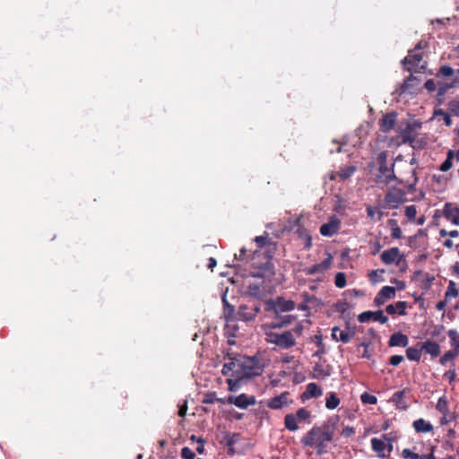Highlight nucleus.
I'll use <instances>...</instances> for the list:
<instances>
[{
  "label": "nucleus",
  "instance_id": "nucleus-56",
  "mask_svg": "<svg viewBox=\"0 0 459 459\" xmlns=\"http://www.w3.org/2000/svg\"><path fill=\"white\" fill-rule=\"evenodd\" d=\"M317 338V346H318V350L314 353V356H316V357H321L323 354L325 353V345L322 342V339L320 336H316Z\"/></svg>",
  "mask_w": 459,
  "mask_h": 459
},
{
  "label": "nucleus",
  "instance_id": "nucleus-11",
  "mask_svg": "<svg viewBox=\"0 0 459 459\" xmlns=\"http://www.w3.org/2000/svg\"><path fill=\"white\" fill-rule=\"evenodd\" d=\"M355 329H351L347 325L346 330H341L340 327L334 326L332 328V338L336 342L348 343L355 335Z\"/></svg>",
  "mask_w": 459,
  "mask_h": 459
},
{
  "label": "nucleus",
  "instance_id": "nucleus-13",
  "mask_svg": "<svg viewBox=\"0 0 459 459\" xmlns=\"http://www.w3.org/2000/svg\"><path fill=\"white\" fill-rule=\"evenodd\" d=\"M228 403L234 404L238 408L247 409L249 405H255L256 400L253 395L247 396L246 394H241L238 396H229Z\"/></svg>",
  "mask_w": 459,
  "mask_h": 459
},
{
  "label": "nucleus",
  "instance_id": "nucleus-60",
  "mask_svg": "<svg viewBox=\"0 0 459 459\" xmlns=\"http://www.w3.org/2000/svg\"><path fill=\"white\" fill-rule=\"evenodd\" d=\"M355 433V429L353 427L347 426L342 429V436L345 437H349L352 436Z\"/></svg>",
  "mask_w": 459,
  "mask_h": 459
},
{
  "label": "nucleus",
  "instance_id": "nucleus-25",
  "mask_svg": "<svg viewBox=\"0 0 459 459\" xmlns=\"http://www.w3.org/2000/svg\"><path fill=\"white\" fill-rule=\"evenodd\" d=\"M323 394L322 388L316 383H309L307 385L305 392L302 394L301 398L307 400L310 398H317Z\"/></svg>",
  "mask_w": 459,
  "mask_h": 459
},
{
  "label": "nucleus",
  "instance_id": "nucleus-54",
  "mask_svg": "<svg viewBox=\"0 0 459 459\" xmlns=\"http://www.w3.org/2000/svg\"><path fill=\"white\" fill-rule=\"evenodd\" d=\"M402 456L405 459H420V455L414 452H412L409 448H405L402 452Z\"/></svg>",
  "mask_w": 459,
  "mask_h": 459
},
{
  "label": "nucleus",
  "instance_id": "nucleus-20",
  "mask_svg": "<svg viewBox=\"0 0 459 459\" xmlns=\"http://www.w3.org/2000/svg\"><path fill=\"white\" fill-rule=\"evenodd\" d=\"M340 229V221L335 217L332 218L327 223H324L320 227V233L325 237H332L338 232Z\"/></svg>",
  "mask_w": 459,
  "mask_h": 459
},
{
  "label": "nucleus",
  "instance_id": "nucleus-7",
  "mask_svg": "<svg viewBox=\"0 0 459 459\" xmlns=\"http://www.w3.org/2000/svg\"><path fill=\"white\" fill-rule=\"evenodd\" d=\"M241 357L242 355H238L233 358H230V360L222 367V375L230 377H242Z\"/></svg>",
  "mask_w": 459,
  "mask_h": 459
},
{
  "label": "nucleus",
  "instance_id": "nucleus-40",
  "mask_svg": "<svg viewBox=\"0 0 459 459\" xmlns=\"http://www.w3.org/2000/svg\"><path fill=\"white\" fill-rule=\"evenodd\" d=\"M421 351L420 348L409 347L406 350V357L409 360L419 361L421 357Z\"/></svg>",
  "mask_w": 459,
  "mask_h": 459
},
{
  "label": "nucleus",
  "instance_id": "nucleus-35",
  "mask_svg": "<svg viewBox=\"0 0 459 459\" xmlns=\"http://www.w3.org/2000/svg\"><path fill=\"white\" fill-rule=\"evenodd\" d=\"M447 335L450 339V345L453 347L454 351L459 355V333L455 329H450L447 332Z\"/></svg>",
  "mask_w": 459,
  "mask_h": 459
},
{
  "label": "nucleus",
  "instance_id": "nucleus-32",
  "mask_svg": "<svg viewBox=\"0 0 459 459\" xmlns=\"http://www.w3.org/2000/svg\"><path fill=\"white\" fill-rule=\"evenodd\" d=\"M238 317L246 322L252 321L254 320V314L251 313L247 305H241L238 311Z\"/></svg>",
  "mask_w": 459,
  "mask_h": 459
},
{
  "label": "nucleus",
  "instance_id": "nucleus-36",
  "mask_svg": "<svg viewBox=\"0 0 459 459\" xmlns=\"http://www.w3.org/2000/svg\"><path fill=\"white\" fill-rule=\"evenodd\" d=\"M340 399L337 397L336 394L331 392L327 394L325 398V407L329 410H333L337 408L340 404Z\"/></svg>",
  "mask_w": 459,
  "mask_h": 459
},
{
  "label": "nucleus",
  "instance_id": "nucleus-59",
  "mask_svg": "<svg viewBox=\"0 0 459 459\" xmlns=\"http://www.w3.org/2000/svg\"><path fill=\"white\" fill-rule=\"evenodd\" d=\"M235 258L239 260V261H244L246 259L248 258V255H247V250L246 247H242L240 250H239V254L238 255H235Z\"/></svg>",
  "mask_w": 459,
  "mask_h": 459
},
{
  "label": "nucleus",
  "instance_id": "nucleus-57",
  "mask_svg": "<svg viewBox=\"0 0 459 459\" xmlns=\"http://www.w3.org/2000/svg\"><path fill=\"white\" fill-rule=\"evenodd\" d=\"M404 358L402 355H393L389 359V363L392 366H398L400 363L403 361Z\"/></svg>",
  "mask_w": 459,
  "mask_h": 459
},
{
  "label": "nucleus",
  "instance_id": "nucleus-29",
  "mask_svg": "<svg viewBox=\"0 0 459 459\" xmlns=\"http://www.w3.org/2000/svg\"><path fill=\"white\" fill-rule=\"evenodd\" d=\"M371 447H372V450L375 451L377 454V456L379 458H385V450L386 449L385 447V443L383 439H378L377 437H373L371 439Z\"/></svg>",
  "mask_w": 459,
  "mask_h": 459
},
{
  "label": "nucleus",
  "instance_id": "nucleus-47",
  "mask_svg": "<svg viewBox=\"0 0 459 459\" xmlns=\"http://www.w3.org/2000/svg\"><path fill=\"white\" fill-rule=\"evenodd\" d=\"M334 284L337 288L342 289L346 286V274L342 272H339L335 274Z\"/></svg>",
  "mask_w": 459,
  "mask_h": 459
},
{
  "label": "nucleus",
  "instance_id": "nucleus-19",
  "mask_svg": "<svg viewBox=\"0 0 459 459\" xmlns=\"http://www.w3.org/2000/svg\"><path fill=\"white\" fill-rule=\"evenodd\" d=\"M333 371L332 366L316 363L313 367L311 377L315 379H325L331 376Z\"/></svg>",
  "mask_w": 459,
  "mask_h": 459
},
{
  "label": "nucleus",
  "instance_id": "nucleus-26",
  "mask_svg": "<svg viewBox=\"0 0 459 459\" xmlns=\"http://www.w3.org/2000/svg\"><path fill=\"white\" fill-rule=\"evenodd\" d=\"M409 343V338L407 335L402 333H395L390 336L388 345L390 347H406Z\"/></svg>",
  "mask_w": 459,
  "mask_h": 459
},
{
  "label": "nucleus",
  "instance_id": "nucleus-63",
  "mask_svg": "<svg viewBox=\"0 0 459 459\" xmlns=\"http://www.w3.org/2000/svg\"><path fill=\"white\" fill-rule=\"evenodd\" d=\"M348 307H349V305L346 301H339L335 305L337 311H339L341 313H344L347 310Z\"/></svg>",
  "mask_w": 459,
  "mask_h": 459
},
{
  "label": "nucleus",
  "instance_id": "nucleus-5",
  "mask_svg": "<svg viewBox=\"0 0 459 459\" xmlns=\"http://www.w3.org/2000/svg\"><path fill=\"white\" fill-rule=\"evenodd\" d=\"M407 192L408 190L405 191L397 187L390 188L385 195V207L391 209L398 208L400 204L406 201Z\"/></svg>",
  "mask_w": 459,
  "mask_h": 459
},
{
  "label": "nucleus",
  "instance_id": "nucleus-50",
  "mask_svg": "<svg viewBox=\"0 0 459 459\" xmlns=\"http://www.w3.org/2000/svg\"><path fill=\"white\" fill-rule=\"evenodd\" d=\"M458 354L452 350L446 351L439 359V363L445 365L447 361L454 359Z\"/></svg>",
  "mask_w": 459,
  "mask_h": 459
},
{
  "label": "nucleus",
  "instance_id": "nucleus-14",
  "mask_svg": "<svg viewBox=\"0 0 459 459\" xmlns=\"http://www.w3.org/2000/svg\"><path fill=\"white\" fill-rule=\"evenodd\" d=\"M358 320L360 323L368 322L369 320L377 321L381 324H386L388 317L384 315L382 310L377 311H364L358 316Z\"/></svg>",
  "mask_w": 459,
  "mask_h": 459
},
{
  "label": "nucleus",
  "instance_id": "nucleus-58",
  "mask_svg": "<svg viewBox=\"0 0 459 459\" xmlns=\"http://www.w3.org/2000/svg\"><path fill=\"white\" fill-rule=\"evenodd\" d=\"M367 215L371 221H377L376 214H377V209L375 207H372L370 205L367 206L366 208Z\"/></svg>",
  "mask_w": 459,
  "mask_h": 459
},
{
  "label": "nucleus",
  "instance_id": "nucleus-48",
  "mask_svg": "<svg viewBox=\"0 0 459 459\" xmlns=\"http://www.w3.org/2000/svg\"><path fill=\"white\" fill-rule=\"evenodd\" d=\"M355 170H356L355 167L349 166V167L342 169L338 172V175H339L341 179H347L350 177H351V175L355 172Z\"/></svg>",
  "mask_w": 459,
  "mask_h": 459
},
{
  "label": "nucleus",
  "instance_id": "nucleus-12",
  "mask_svg": "<svg viewBox=\"0 0 459 459\" xmlns=\"http://www.w3.org/2000/svg\"><path fill=\"white\" fill-rule=\"evenodd\" d=\"M332 263H333V256L331 254H328L327 257L321 263L305 268L304 273L307 275H314L316 273H325L331 267Z\"/></svg>",
  "mask_w": 459,
  "mask_h": 459
},
{
  "label": "nucleus",
  "instance_id": "nucleus-51",
  "mask_svg": "<svg viewBox=\"0 0 459 459\" xmlns=\"http://www.w3.org/2000/svg\"><path fill=\"white\" fill-rule=\"evenodd\" d=\"M297 420L305 421L310 418V412L306 408H300L295 415Z\"/></svg>",
  "mask_w": 459,
  "mask_h": 459
},
{
  "label": "nucleus",
  "instance_id": "nucleus-55",
  "mask_svg": "<svg viewBox=\"0 0 459 459\" xmlns=\"http://www.w3.org/2000/svg\"><path fill=\"white\" fill-rule=\"evenodd\" d=\"M417 210L415 205H409L405 208V216L410 219L413 220L416 217Z\"/></svg>",
  "mask_w": 459,
  "mask_h": 459
},
{
  "label": "nucleus",
  "instance_id": "nucleus-45",
  "mask_svg": "<svg viewBox=\"0 0 459 459\" xmlns=\"http://www.w3.org/2000/svg\"><path fill=\"white\" fill-rule=\"evenodd\" d=\"M360 401L363 404L374 405L377 403V398L376 395L365 392L360 395Z\"/></svg>",
  "mask_w": 459,
  "mask_h": 459
},
{
  "label": "nucleus",
  "instance_id": "nucleus-27",
  "mask_svg": "<svg viewBox=\"0 0 459 459\" xmlns=\"http://www.w3.org/2000/svg\"><path fill=\"white\" fill-rule=\"evenodd\" d=\"M407 302L406 301H397L394 305L390 304L386 306L385 312L389 315H394L396 312L403 316L406 314Z\"/></svg>",
  "mask_w": 459,
  "mask_h": 459
},
{
  "label": "nucleus",
  "instance_id": "nucleus-1",
  "mask_svg": "<svg viewBox=\"0 0 459 459\" xmlns=\"http://www.w3.org/2000/svg\"><path fill=\"white\" fill-rule=\"evenodd\" d=\"M377 161L378 169L376 174V178L378 183H383L385 186L389 185L392 181H395L399 185H403L408 193L415 191V186L418 183V178L416 175L415 169L409 167L408 172L411 174L410 178H399L394 174V163H391L388 166L387 163V152L383 151L377 154Z\"/></svg>",
  "mask_w": 459,
  "mask_h": 459
},
{
  "label": "nucleus",
  "instance_id": "nucleus-10",
  "mask_svg": "<svg viewBox=\"0 0 459 459\" xmlns=\"http://www.w3.org/2000/svg\"><path fill=\"white\" fill-rule=\"evenodd\" d=\"M422 58L423 54L421 52L409 51L408 56L403 60L404 68L409 72L416 71L419 67L424 68V65H420Z\"/></svg>",
  "mask_w": 459,
  "mask_h": 459
},
{
  "label": "nucleus",
  "instance_id": "nucleus-46",
  "mask_svg": "<svg viewBox=\"0 0 459 459\" xmlns=\"http://www.w3.org/2000/svg\"><path fill=\"white\" fill-rule=\"evenodd\" d=\"M216 402H219L221 403H224V401L222 399L217 398L215 392H210V393L205 394L204 398L203 400V403H206V404H212Z\"/></svg>",
  "mask_w": 459,
  "mask_h": 459
},
{
  "label": "nucleus",
  "instance_id": "nucleus-43",
  "mask_svg": "<svg viewBox=\"0 0 459 459\" xmlns=\"http://www.w3.org/2000/svg\"><path fill=\"white\" fill-rule=\"evenodd\" d=\"M455 71L449 65H442L437 73V77H452Z\"/></svg>",
  "mask_w": 459,
  "mask_h": 459
},
{
  "label": "nucleus",
  "instance_id": "nucleus-6",
  "mask_svg": "<svg viewBox=\"0 0 459 459\" xmlns=\"http://www.w3.org/2000/svg\"><path fill=\"white\" fill-rule=\"evenodd\" d=\"M436 410L442 413L440 419V425H447L456 419V415L449 411L448 401L446 396L443 395L439 397L436 404Z\"/></svg>",
  "mask_w": 459,
  "mask_h": 459
},
{
  "label": "nucleus",
  "instance_id": "nucleus-64",
  "mask_svg": "<svg viewBox=\"0 0 459 459\" xmlns=\"http://www.w3.org/2000/svg\"><path fill=\"white\" fill-rule=\"evenodd\" d=\"M449 381V383H453L455 380L456 373L455 370H448L444 375Z\"/></svg>",
  "mask_w": 459,
  "mask_h": 459
},
{
  "label": "nucleus",
  "instance_id": "nucleus-8",
  "mask_svg": "<svg viewBox=\"0 0 459 459\" xmlns=\"http://www.w3.org/2000/svg\"><path fill=\"white\" fill-rule=\"evenodd\" d=\"M400 137L402 138L403 143L410 144L413 149H422L424 148V144H415V138L417 136V133L415 128L411 124H406L404 128H401L399 132Z\"/></svg>",
  "mask_w": 459,
  "mask_h": 459
},
{
  "label": "nucleus",
  "instance_id": "nucleus-42",
  "mask_svg": "<svg viewBox=\"0 0 459 459\" xmlns=\"http://www.w3.org/2000/svg\"><path fill=\"white\" fill-rule=\"evenodd\" d=\"M382 438L385 443V447L390 454L394 449L393 443L395 441L396 437L393 435V433H386L382 435Z\"/></svg>",
  "mask_w": 459,
  "mask_h": 459
},
{
  "label": "nucleus",
  "instance_id": "nucleus-21",
  "mask_svg": "<svg viewBox=\"0 0 459 459\" xmlns=\"http://www.w3.org/2000/svg\"><path fill=\"white\" fill-rule=\"evenodd\" d=\"M294 319H295L294 316H290V315L280 316L279 314H276V316L273 318V320L272 321V323L270 325H268V327L270 329L282 328L284 326L290 325Z\"/></svg>",
  "mask_w": 459,
  "mask_h": 459
},
{
  "label": "nucleus",
  "instance_id": "nucleus-53",
  "mask_svg": "<svg viewBox=\"0 0 459 459\" xmlns=\"http://www.w3.org/2000/svg\"><path fill=\"white\" fill-rule=\"evenodd\" d=\"M180 455L183 459H194L195 457L194 451L187 446L181 449Z\"/></svg>",
  "mask_w": 459,
  "mask_h": 459
},
{
  "label": "nucleus",
  "instance_id": "nucleus-9",
  "mask_svg": "<svg viewBox=\"0 0 459 459\" xmlns=\"http://www.w3.org/2000/svg\"><path fill=\"white\" fill-rule=\"evenodd\" d=\"M266 310H273L275 314L279 312H288L295 308V303L292 300H285L282 298H278L276 301L268 300L266 302Z\"/></svg>",
  "mask_w": 459,
  "mask_h": 459
},
{
  "label": "nucleus",
  "instance_id": "nucleus-30",
  "mask_svg": "<svg viewBox=\"0 0 459 459\" xmlns=\"http://www.w3.org/2000/svg\"><path fill=\"white\" fill-rule=\"evenodd\" d=\"M412 426L418 433H429L433 430V426L421 418L414 420Z\"/></svg>",
  "mask_w": 459,
  "mask_h": 459
},
{
  "label": "nucleus",
  "instance_id": "nucleus-62",
  "mask_svg": "<svg viewBox=\"0 0 459 459\" xmlns=\"http://www.w3.org/2000/svg\"><path fill=\"white\" fill-rule=\"evenodd\" d=\"M255 241L257 244L258 248H262L265 246L267 238L264 236H257L255 237Z\"/></svg>",
  "mask_w": 459,
  "mask_h": 459
},
{
  "label": "nucleus",
  "instance_id": "nucleus-15",
  "mask_svg": "<svg viewBox=\"0 0 459 459\" xmlns=\"http://www.w3.org/2000/svg\"><path fill=\"white\" fill-rule=\"evenodd\" d=\"M395 288L391 286H384L374 299V304L380 307L385 303L387 299L395 297Z\"/></svg>",
  "mask_w": 459,
  "mask_h": 459
},
{
  "label": "nucleus",
  "instance_id": "nucleus-49",
  "mask_svg": "<svg viewBox=\"0 0 459 459\" xmlns=\"http://www.w3.org/2000/svg\"><path fill=\"white\" fill-rule=\"evenodd\" d=\"M448 110L452 115L459 117V99L448 102Z\"/></svg>",
  "mask_w": 459,
  "mask_h": 459
},
{
  "label": "nucleus",
  "instance_id": "nucleus-39",
  "mask_svg": "<svg viewBox=\"0 0 459 459\" xmlns=\"http://www.w3.org/2000/svg\"><path fill=\"white\" fill-rule=\"evenodd\" d=\"M244 380L242 377H230L227 378L228 389L230 392H236L240 387V381Z\"/></svg>",
  "mask_w": 459,
  "mask_h": 459
},
{
  "label": "nucleus",
  "instance_id": "nucleus-44",
  "mask_svg": "<svg viewBox=\"0 0 459 459\" xmlns=\"http://www.w3.org/2000/svg\"><path fill=\"white\" fill-rule=\"evenodd\" d=\"M435 116L438 117V116H441L443 117V120H444V123L446 126H451L452 124H453V120L451 118V116H450V112H446L445 111L444 109H437V110H435Z\"/></svg>",
  "mask_w": 459,
  "mask_h": 459
},
{
  "label": "nucleus",
  "instance_id": "nucleus-28",
  "mask_svg": "<svg viewBox=\"0 0 459 459\" xmlns=\"http://www.w3.org/2000/svg\"><path fill=\"white\" fill-rule=\"evenodd\" d=\"M418 275L422 276L419 285L420 288L422 289L424 292H427L431 288L435 277L429 273H422L420 271L414 273V277H417Z\"/></svg>",
  "mask_w": 459,
  "mask_h": 459
},
{
  "label": "nucleus",
  "instance_id": "nucleus-52",
  "mask_svg": "<svg viewBox=\"0 0 459 459\" xmlns=\"http://www.w3.org/2000/svg\"><path fill=\"white\" fill-rule=\"evenodd\" d=\"M191 440L198 443L195 450L198 454H203L204 452V440L202 437H196L195 435H192Z\"/></svg>",
  "mask_w": 459,
  "mask_h": 459
},
{
  "label": "nucleus",
  "instance_id": "nucleus-2",
  "mask_svg": "<svg viewBox=\"0 0 459 459\" xmlns=\"http://www.w3.org/2000/svg\"><path fill=\"white\" fill-rule=\"evenodd\" d=\"M333 438V432L328 425L313 427L302 438L305 446L314 447L316 455H321L327 452V443Z\"/></svg>",
  "mask_w": 459,
  "mask_h": 459
},
{
  "label": "nucleus",
  "instance_id": "nucleus-4",
  "mask_svg": "<svg viewBox=\"0 0 459 459\" xmlns=\"http://www.w3.org/2000/svg\"><path fill=\"white\" fill-rule=\"evenodd\" d=\"M266 341L284 350L296 345V339L290 331H284L282 333L267 332Z\"/></svg>",
  "mask_w": 459,
  "mask_h": 459
},
{
  "label": "nucleus",
  "instance_id": "nucleus-38",
  "mask_svg": "<svg viewBox=\"0 0 459 459\" xmlns=\"http://www.w3.org/2000/svg\"><path fill=\"white\" fill-rule=\"evenodd\" d=\"M297 419L294 414L289 413L284 418L285 428L290 431H296L299 429Z\"/></svg>",
  "mask_w": 459,
  "mask_h": 459
},
{
  "label": "nucleus",
  "instance_id": "nucleus-18",
  "mask_svg": "<svg viewBox=\"0 0 459 459\" xmlns=\"http://www.w3.org/2000/svg\"><path fill=\"white\" fill-rule=\"evenodd\" d=\"M409 392L408 389L404 388L403 390L395 392L390 402L395 406L396 409L400 411H406L409 408V404L404 400L405 394Z\"/></svg>",
  "mask_w": 459,
  "mask_h": 459
},
{
  "label": "nucleus",
  "instance_id": "nucleus-31",
  "mask_svg": "<svg viewBox=\"0 0 459 459\" xmlns=\"http://www.w3.org/2000/svg\"><path fill=\"white\" fill-rule=\"evenodd\" d=\"M419 85H420V80L413 75H410L407 79L404 80V82L402 85V91L403 92L409 91L410 93H411V91L410 90L412 88L418 87Z\"/></svg>",
  "mask_w": 459,
  "mask_h": 459
},
{
  "label": "nucleus",
  "instance_id": "nucleus-61",
  "mask_svg": "<svg viewBox=\"0 0 459 459\" xmlns=\"http://www.w3.org/2000/svg\"><path fill=\"white\" fill-rule=\"evenodd\" d=\"M424 87L429 91V92H432L434 91H436V82H434L433 79H429L425 83H424Z\"/></svg>",
  "mask_w": 459,
  "mask_h": 459
},
{
  "label": "nucleus",
  "instance_id": "nucleus-22",
  "mask_svg": "<svg viewBox=\"0 0 459 459\" xmlns=\"http://www.w3.org/2000/svg\"><path fill=\"white\" fill-rule=\"evenodd\" d=\"M288 396H289V393L283 392L280 395H276L273 398H272L268 402L267 406L273 410L281 409L283 406L290 403Z\"/></svg>",
  "mask_w": 459,
  "mask_h": 459
},
{
  "label": "nucleus",
  "instance_id": "nucleus-17",
  "mask_svg": "<svg viewBox=\"0 0 459 459\" xmlns=\"http://www.w3.org/2000/svg\"><path fill=\"white\" fill-rule=\"evenodd\" d=\"M444 217L455 225H459V206L446 203L443 210Z\"/></svg>",
  "mask_w": 459,
  "mask_h": 459
},
{
  "label": "nucleus",
  "instance_id": "nucleus-3",
  "mask_svg": "<svg viewBox=\"0 0 459 459\" xmlns=\"http://www.w3.org/2000/svg\"><path fill=\"white\" fill-rule=\"evenodd\" d=\"M242 366V377L248 379L251 377H258L264 372L265 364L264 360L257 356H242L241 357Z\"/></svg>",
  "mask_w": 459,
  "mask_h": 459
},
{
  "label": "nucleus",
  "instance_id": "nucleus-16",
  "mask_svg": "<svg viewBox=\"0 0 459 459\" xmlns=\"http://www.w3.org/2000/svg\"><path fill=\"white\" fill-rule=\"evenodd\" d=\"M381 261L385 264H391L393 263H396L398 264L403 255L400 254V249L398 247H391L387 250H385L380 255Z\"/></svg>",
  "mask_w": 459,
  "mask_h": 459
},
{
  "label": "nucleus",
  "instance_id": "nucleus-41",
  "mask_svg": "<svg viewBox=\"0 0 459 459\" xmlns=\"http://www.w3.org/2000/svg\"><path fill=\"white\" fill-rule=\"evenodd\" d=\"M459 294V291L456 288V284L454 281H449L448 286L446 288V290L445 292V299H451L453 298L457 297Z\"/></svg>",
  "mask_w": 459,
  "mask_h": 459
},
{
  "label": "nucleus",
  "instance_id": "nucleus-33",
  "mask_svg": "<svg viewBox=\"0 0 459 459\" xmlns=\"http://www.w3.org/2000/svg\"><path fill=\"white\" fill-rule=\"evenodd\" d=\"M387 225L391 229V237L394 239H399L402 238V230L398 225V222L394 219H389L387 221Z\"/></svg>",
  "mask_w": 459,
  "mask_h": 459
},
{
  "label": "nucleus",
  "instance_id": "nucleus-37",
  "mask_svg": "<svg viewBox=\"0 0 459 459\" xmlns=\"http://www.w3.org/2000/svg\"><path fill=\"white\" fill-rule=\"evenodd\" d=\"M455 158V151L449 150L446 152V159L445 161L440 165L439 170L443 172H446L450 170L453 167V160Z\"/></svg>",
  "mask_w": 459,
  "mask_h": 459
},
{
  "label": "nucleus",
  "instance_id": "nucleus-34",
  "mask_svg": "<svg viewBox=\"0 0 459 459\" xmlns=\"http://www.w3.org/2000/svg\"><path fill=\"white\" fill-rule=\"evenodd\" d=\"M239 437L238 433H227L224 436L223 442L227 446L229 453L234 452V445L236 444L238 438Z\"/></svg>",
  "mask_w": 459,
  "mask_h": 459
},
{
  "label": "nucleus",
  "instance_id": "nucleus-23",
  "mask_svg": "<svg viewBox=\"0 0 459 459\" xmlns=\"http://www.w3.org/2000/svg\"><path fill=\"white\" fill-rule=\"evenodd\" d=\"M396 124V113H387L380 120V129L384 133L391 131Z\"/></svg>",
  "mask_w": 459,
  "mask_h": 459
},
{
  "label": "nucleus",
  "instance_id": "nucleus-24",
  "mask_svg": "<svg viewBox=\"0 0 459 459\" xmlns=\"http://www.w3.org/2000/svg\"><path fill=\"white\" fill-rule=\"evenodd\" d=\"M420 345V350L425 353L429 354L432 358H436L440 354V345L433 341H426L423 343H418Z\"/></svg>",
  "mask_w": 459,
  "mask_h": 459
}]
</instances>
